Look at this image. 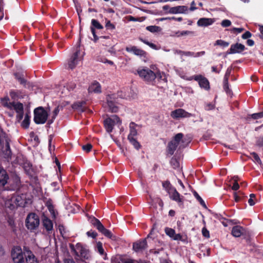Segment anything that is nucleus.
Wrapping results in <instances>:
<instances>
[{
    "label": "nucleus",
    "instance_id": "nucleus-13",
    "mask_svg": "<svg viewBox=\"0 0 263 263\" xmlns=\"http://www.w3.org/2000/svg\"><path fill=\"white\" fill-rule=\"evenodd\" d=\"M147 247L146 239L135 242L133 245V249L136 252H142Z\"/></svg>",
    "mask_w": 263,
    "mask_h": 263
},
{
    "label": "nucleus",
    "instance_id": "nucleus-23",
    "mask_svg": "<svg viewBox=\"0 0 263 263\" xmlns=\"http://www.w3.org/2000/svg\"><path fill=\"white\" fill-rule=\"evenodd\" d=\"M214 22L213 19L203 17L200 18L197 22V25L200 27H207L211 25Z\"/></svg>",
    "mask_w": 263,
    "mask_h": 263
},
{
    "label": "nucleus",
    "instance_id": "nucleus-36",
    "mask_svg": "<svg viewBox=\"0 0 263 263\" xmlns=\"http://www.w3.org/2000/svg\"><path fill=\"white\" fill-rule=\"evenodd\" d=\"M30 123L29 116L26 114L25 118L22 123V126L25 128H28Z\"/></svg>",
    "mask_w": 263,
    "mask_h": 263
},
{
    "label": "nucleus",
    "instance_id": "nucleus-37",
    "mask_svg": "<svg viewBox=\"0 0 263 263\" xmlns=\"http://www.w3.org/2000/svg\"><path fill=\"white\" fill-rule=\"evenodd\" d=\"M128 140L130 142V143L133 145L136 149H139L140 147V145L139 142L136 140V139L134 137L132 138H128Z\"/></svg>",
    "mask_w": 263,
    "mask_h": 263
},
{
    "label": "nucleus",
    "instance_id": "nucleus-45",
    "mask_svg": "<svg viewBox=\"0 0 263 263\" xmlns=\"http://www.w3.org/2000/svg\"><path fill=\"white\" fill-rule=\"evenodd\" d=\"M162 185L167 193L169 192V190L170 189L174 188L172 186V185H171L170 183L168 181H165L163 182Z\"/></svg>",
    "mask_w": 263,
    "mask_h": 263
},
{
    "label": "nucleus",
    "instance_id": "nucleus-4",
    "mask_svg": "<svg viewBox=\"0 0 263 263\" xmlns=\"http://www.w3.org/2000/svg\"><path fill=\"white\" fill-rule=\"evenodd\" d=\"M121 121L117 115H112L106 118L104 121V125L107 132H112L114 127L116 125H120Z\"/></svg>",
    "mask_w": 263,
    "mask_h": 263
},
{
    "label": "nucleus",
    "instance_id": "nucleus-14",
    "mask_svg": "<svg viewBox=\"0 0 263 263\" xmlns=\"http://www.w3.org/2000/svg\"><path fill=\"white\" fill-rule=\"evenodd\" d=\"M194 79L198 82L199 86L206 90L210 88V85L208 80L201 75H196L194 76Z\"/></svg>",
    "mask_w": 263,
    "mask_h": 263
},
{
    "label": "nucleus",
    "instance_id": "nucleus-58",
    "mask_svg": "<svg viewBox=\"0 0 263 263\" xmlns=\"http://www.w3.org/2000/svg\"><path fill=\"white\" fill-rule=\"evenodd\" d=\"M256 143L258 146H263V136L259 137L257 139Z\"/></svg>",
    "mask_w": 263,
    "mask_h": 263
},
{
    "label": "nucleus",
    "instance_id": "nucleus-54",
    "mask_svg": "<svg viewBox=\"0 0 263 263\" xmlns=\"http://www.w3.org/2000/svg\"><path fill=\"white\" fill-rule=\"evenodd\" d=\"M223 88L227 93H230V90L228 86V81L226 82L225 80H223Z\"/></svg>",
    "mask_w": 263,
    "mask_h": 263
},
{
    "label": "nucleus",
    "instance_id": "nucleus-55",
    "mask_svg": "<svg viewBox=\"0 0 263 263\" xmlns=\"http://www.w3.org/2000/svg\"><path fill=\"white\" fill-rule=\"evenodd\" d=\"M202 235L205 237L209 238L210 237L209 231L205 228H203L202 229Z\"/></svg>",
    "mask_w": 263,
    "mask_h": 263
},
{
    "label": "nucleus",
    "instance_id": "nucleus-21",
    "mask_svg": "<svg viewBox=\"0 0 263 263\" xmlns=\"http://www.w3.org/2000/svg\"><path fill=\"white\" fill-rule=\"evenodd\" d=\"M188 10V8L185 6H178L172 7L170 10V14L185 13Z\"/></svg>",
    "mask_w": 263,
    "mask_h": 263
},
{
    "label": "nucleus",
    "instance_id": "nucleus-62",
    "mask_svg": "<svg viewBox=\"0 0 263 263\" xmlns=\"http://www.w3.org/2000/svg\"><path fill=\"white\" fill-rule=\"evenodd\" d=\"M183 55L187 57H193L194 55V52L191 51H184Z\"/></svg>",
    "mask_w": 263,
    "mask_h": 263
},
{
    "label": "nucleus",
    "instance_id": "nucleus-64",
    "mask_svg": "<svg viewBox=\"0 0 263 263\" xmlns=\"http://www.w3.org/2000/svg\"><path fill=\"white\" fill-rule=\"evenodd\" d=\"M172 7H170L168 5H165L163 6L162 9L163 10L165 11L166 13H170V10Z\"/></svg>",
    "mask_w": 263,
    "mask_h": 263
},
{
    "label": "nucleus",
    "instance_id": "nucleus-22",
    "mask_svg": "<svg viewBox=\"0 0 263 263\" xmlns=\"http://www.w3.org/2000/svg\"><path fill=\"white\" fill-rule=\"evenodd\" d=\"M245 233V229L240 226H236L233 227L231 231L232 235L235 237H239Z\"/></svg>",
    "mask_w": 263,
    "mask_h": 263
},
{
    "label": "nucleus",
    "instance_id": "nucleus-2",
    "mask_svg": "<svg viewBox=\"0 0 263 263\" xmlns=\"http://www.w3.org/2000/svg\"><path fill=\"white\" fill-rule=\"evenodd\" d=\"M48 116V112L42 107H39L34 110V121L36 124H44Z\"/></svg>",
    "mask_w": 263,
    "mask_h": 263
},
{
    "label": "nucleus",
    "instance_id": "nucleus-42",
    "mask_svg": "<svg viewBox=\"0 0 263 263\" xmlns=\"http://www.w3.org/2000/svg\"><path fill=\"white\" fill-rule=\"evenodd\" d=\"M193 194L195 197L197 199V200L200 202V203L203 206H205L204 201L196 191H194Z\"/></svg>",
    "mask_w": 263,
    "mask_h": 263
},
{
    "label": "nucleus",
    "instance_id": "nucleus-56",
    "mask_svg": "<svg viewBox=\"0 0 263 263\" xmlns=\"http://www.w3.org/2000/svg\"><path fill=\"white\" fill-rule=\"evenodd\" d=\"M15 78L17 79L21 84H24L25 83V80L24 78H23L21 76L18 74H15Z\"/></svg>",
    "mask_w": 263,
    "mask_h": 263
},
{
    "label": "nucleus",
    "instance_id": "nucleus-25",
    "mask_svg": "<svg viewBox=\"0 0 263 263\" xmlns=\"http://www.w3.org/2000/svg\"><path fill=\"white\" fill-rule=\"evenodd\" d=\"M137 127L139 126L134 122H131L129 124L130 132L128 136V138L134 137L137 135Z\"/></svg>",
    "mask_w": 263,
    "mask_h": 263
},
{
    "label": "nucleus",
    "instance_id": "nucleus-53",
    "mask_svg": "<svg viewBox=\"0 0 263 263\" xmlns=\"http://www.w3.org/2000/svg\"><path fill=\"white\" fill-rule=\"evenodd\" d=\"M105 26L108 29L113 30L115 28V26L112 24L109 21H108L106 22Z\"/></svg>",
    "mask_w": 263,
    "mask_h": 263
},
{
    "label": "nucleus",
    "instance_id": "nucleus-41",
    "mask_svg": "<svg viewBox=\"0 0 263 263\" xmlns=\"http://www.w3.org/2000/svg\"><path fill=\"white\" fill-rule=\"evenodd\" d=\"M165 232L166 234V235H167L168 236H169L170 237H171L172 238H173V237L175 234V231L174 230H173V229H171V228H165Z\"/></svg>",
    "mask_w": 263,
    "mask_h": 263
},
{
    "label": "nucleus",
    "instance_id": "nucleus-29",
    "mask_svg": "<svg viewBox=\"0 0 263 263\" xmlns=\"http://www.w3.org/2000/svg\"><path fill=\"white\" fill-rule=\"evenodd\" d=\"M46 205L52 217L55 218L56 217V213L54 211V206L52 204V201L50 200H48L46 203Z\"/></svg>",
    "mask_w": 263,
    "mask_h": 263
},
{
    "label": "nucleus",
    "instance_id": "nucleus-39",
    "mask_svg": "<svg viewBox=\"0 0 263 263\" xmlns=\"http://www.w3.org/2000/svg\"><path fill=\"white\" fill-rule=\"evenodd\" d=\"M59 111H60V107L59 106H57L54 109V110L53 111V115H52V119L49 120V121H48V123L49 124H51L53 122L54 119L55 118V117H57V116L59 114Z\"/></svg>",
    "mask_w": 263,
    "mask_h": 263
},
{
    "label": "nucleus",
    "instance_id": "nucleus-51",
    "mask_svg": "<svg viewBox=\"0 0 263 263\" xmlns=\"http://www.w3.org/2000/svg\"><path fill=\"white\" fill-rule=\"evenodd\" d=\"M251 155H252V156L253 157V158H254V160L259 163H261V160L259 157V156H258V155L256 153H252L251 154Z\"/></svg>",
    "mask_w": 263,
    "mask_h": 263
},
{
    "label": "nucleus",
    "instance_id": "nucleus-59",
    "mask_svg": "<svg viewBox=\"0 0 263 263\" xmlns=\"http://www.w3.org/2000/svg\"><path fill=\"white\" fill-rule=\"evenodd\" d=\"M239 185L238 183H237L236 180H235V181L233 184V186L232 187V190H233L234 191H236L239 189Z\"/></svg>",
    "mask_w": 263,
    "mask_h": 263
},
{
    "label": "nucleus",
    "instance_id": "nucleus-8",
    "mask_svg": "<svg viewBox=\"0 0 263 263\" xmlns=\"http://www.w3.org/2000/svg\"><path fill=\"white\" fill-rule=\"evenodd\" d=\"M83 54H81L80 50L78 49V47L77 48L76 51L70 57L68 62V67L71 69L76 67V66L79 64L83 59Z\"/></svg>",
    "mask_w": 263,
    "mask_h": 263
},
{
    "label": "nucleus",
    "instance_id": "nucleus-10",
    "mask_svg": "<svg viewBox=\"0 0 263 263\" xmlns=\"http://www.w3.org/2000/svg\"><path fill=\"white\" fill-rule=\"evenodd\" d=\"M171 116L174 119L180 118H187L194 116V115L189 113L182 108H178L171 112Z\"/></svg>",
    "mask_w": 263,
    "mask_h": 263
},
{
    "label": "nucleus",
    "instance_id": "nucleus-40",
    "mask_svg": "<svg viewBox=\"0 0 263 263\" xmlns=\"http://www.w3.org/2000/svg\"><path fill=\"white\" fill-rule=\"evenodd\" d=\"M215 45H219L223 47H226L229 45V43L222 40H218L216 41Z\"/></svg>",
    "mask_w": 263,
    "mask_h": 263
},
{
    "label": "nucleus",
    "instance_id": "nucleus-15",
    "mask_svg": "<svg viewBox=\"0 0 263 263\" xmlns=\"http://www.w3.org/2000/svg\"><path fill=\"white\" fill-rule=\"evenodd\" d=\"M245 49V46L240 43L232 44L230 49L227 52V54H235L240 53Z\"/></svg>",
    "mask_w": 263,
    "mask_h": 263
},
{
    "label": "nucleus",
    "instance_id": "nucleus-43",
    "mask_svg": "<svg viewBox=\"0 0 263 263\" xmlns=\"http://www.w3.org/2000/svg\"><path fill=\"white\" fill-rule=\"evenodd\" d=\"M177 36L179 37L180 36L183 35H187L193 34V32L190 31H178L176 33Z\"/></svg>",
    "mask_w": 263,
    "mask_h": 263
},
{
    "label": "nucleus",
    "instance_id": "nucleus-17",
    "mask_svg": "<svg viewBox=\"0 0 263 263\" xmlns=\"http://www.w3.org/2000/svg\"><path fill=\"white\" fill-rule=\"evenodd\" d=\"M125 50L128 52L133 53L135 55L140 57H145L146 54L145 51L135 46L126 47Z\"/></svg>",
    "mask_w": 263,
    "mask_h": 263
},
{
    "label": "nucleus",
    "instance_id": "nucleus-31",
    "mask_svg": "<svg viewBox=\"0 0 263 263\" xmlns=\"http://www.w3.org/2000/svg\"><path fill=\"white\" fill-rule=\"evenodd\" d=\"M14 102H10L8 97H5L1 99V103L4 106L9 109H11V107L13 106V103Z\"/></svg>",
    "mask_w": 263,
    "mask_h": 263
},
{
    "label": "nucleus",
    "instance_id": "nucleus-48",
    "mask_svg": "<svg viewBox=\"0 0 263 263\" xmlns=\"http://www.w3.org/2000/svg\"><path fill=\"white\" fill-rule=\"evenodd\" d=\"M221 25L223 27H229L231 25V22L229 20H224L221 22Z\"/></svg>",
    "mask_w": 263,
    "mask_h": 263
},
{
    "label": "nucleus",
    "instance_id": "nucleus-50",
    "mask_svg": "<svg viewBox=\"0 0 263 263\" xmlns=\"http://www.w3.org/2000/svg\"><path fill=\"white\" fill-rule=\"evenodd\" d=\"M155 76H156V79L157 78L158 79L162 80H165V76L163 73H161L160 72H158L156 73H155Z\"/></svg>",
    "mask_w": 263,
    "mask_h": 263
},
{
    "label": "nucleus",
    "instance_id": "nucleus-57",
    "mask_svg": "<svg viewBox=\"0 0 263 263\" xmlns=\"http://www.w3.org/2000/svg\"><path fill=\"white\" fill-rule=\"evenodd\" d=\"M252 35V34L249 31H246L245 33L242 35V38L243 39H247L250 38Z\"/></svg>",
    "mask_w": 263,
    "mask_h": 263
},
{
    "label": "nucleus",
    "instance_id": "nucleus-30",
    "mask_svg": "<svg viewBox=\"0 0 263 263\" xmlns=\"http://www.w3.org/2000/svg\"><path fill=\"white\" fill-rule=\"evenodd\" d=\"M178 146V145L175 143L173 141L170 142L167 146L168 153L171 155H172L174 154L175 151L176 149V148Z\"/></svg>",
    "mask_w": 263,
    "mask_h": 263
},
{
    "label": "nucleus",
    "instance_id": "nucleus-9",
    "mask_svg": "<svg viewBox=\"0 0 263 263\" xmlns=\"http://www.w3.org/2000/svg\"><path fill=\"white\" fill-rule=\"evenodd\" d=\"M116 96L117 95L115 94L108 95L106 96L107 105L109 110L112 112H116L118 110V108L116 104L118 103Z\"/></svg>",
    "mask_w": 263,
    "mask_h": 263
},
{
    "label": "nucleus",
    "instance_id": "nucleus-1",
    "mask_svg": "<svg viewBox=\"0 0 263 263\" xmlns=\"http://www.w3.org/2000/svg\"><path fill=\"white\" fill-rule=\"evenodd\" d=\"M70 247L74 252L75 255L82 260L88 259L90 257L89 250L85 246H83L80 243H78L75 247L71 245Z\"/></svg>",
    "mask_w": 263,
    "mask_h": 263
},
{
    "label": "nucleus",
    "instance_id": "nucleus-38",
    "mask_svg": "<svg viewBox=\"0 0 263 263\" xmlns=\"http://www.w3.org/2000/svg\"><path fill=\"white\" fill-rule=\"evenodd\" d=\"M183 136V135L182 133H178L175 136L174 139L172 141L179 145L180 142L182 140Z\"/></svg>",
    "mask_w": 263,
    "mask_h": 263
},
{
    "label": "nucleus",
    "instance_id": "nucleus-34",
    "mask_svg": "<svg viewBox=\"0 0 263 263\" xmlns=\"http://www.w3.org/2000/svg\"><path fill=\"white\" fill-rule=\"evenodd\" d=\"M146 29L152 33L158 32L161 30V28L157 26H148Z\"/></svg>",
    "mask_w": 263,
    "mask_h": 263
},
{
    "label": "nucleus",
    "instance_id": "nucleus-12",
    "mask_svg": "<svg viewBox=\"0 0 263 263\" xmlns=\"http://www.w3.org/2000/svg\"><path fill=\"white\" fill-rule=\"evenodd\" d=\"M11 109H14L16 114V119L18 121L22 120L24 116V107L22 103L20 102H14Z\"/></svg>",
    "mask_w": 263,
    "mask_h": 263
},
{
    "label": "nucleus",
    "instance_id": "nucleus-63",
    "mask_svg": "<svg viewBox=\"0 0 263 263\" xmlns=\"http://www.w3.org/2000/svg\"><path fill=\"white\" fill-rule=\"evenodd\" d=\"M174 53L175 54H180L181 55H183L184 51H182L180 50L174 49L173 50Z\"/></svg>",
    "mask_w": 263,
    "mask_h": 263
},
{
    "label": "nucleus",
    "instance_id": "nucleus-49",
    "mask_svg": "<svg viewBox=\"0 0 263 263\" xmlns=\"http://www.w3.org/2000/svg\"><path fill=\"white\" fill-rule=\"evenodd\" d=\"M232 68H228L226 72L224 77V80L227 82V81H228V79L229 78L230 75L231 74Z\"/></svg>",
    "mask_w": 263,
    "mask_h": 263
},
{
    "label": "nucleus",
    "instance_id": "nucleus-20",
    "mask_svg": "<svg viewBox=\"0 0 263 263\" xmlns=\"http://www.w3.org/2000/svg\"><path fill=\"white\" fill-rule=\"evenodd\" d=\"M88 91L89 93H100L101 92V85L99 82L94 81L89 86Z\"/></svg>",
    "mask_w": 263,
    "mask_h": 263
},
{
    "label": "nucleus",
    "instance_id": "nucleus-47",
    "mask_svg": "<svg viewBox=\"0 0 263 263\" xmlns=\"http://www.w3.org/2000/svg\"><path fill=\"white\" fill-rule=\"evenodd\" d=\"M252 118L254 119H257L263 117V111L253 114L251 115Z\"/></svg>",
    "mask_w": 263,
    "mask_h": 263
},
{
    "label": "nucleus",
    "instance_id": "nucleus-33",
    "mask_svg": "<svg viewBox=\"0 0 263 263\" xmlns=\"http://www.w3.org/2000/svg\"><path fill=\"white\" fill-rule=\"evenodd\" d=\"M139 40L140 41H141L142 42H143V43L149 46L151 48H152L153 49L158 50L160 49V47H158L156 45H155L152 43H150L148 41H147V40H144L143 39H142L141 37H139Z\"/></svg>",
    "mask_w": 263,
    "mask_h": 263
},
{
    "label": "nucleus",
    "instance_id": "nucleus-16",
    "mask_svg": "<svg viewBox=\"0 0 263 263\" xmlns=\"http://www.w3.org/2000/svg\"><path fill=\"white\" fill-rule=\"evenodd\" d=\"M15 195H9L4 198V201L6 208L13 210L16 208V203H14Z\"/></svg>",
    "mask_w": 263,
    "mask_h": 263
},
{
    "label": "nucleus",
    "instance_id": "nucleus-11",
    "mask_svg": "<svg viewBox=\"0 0 263 263\" xmlns=\"http://www.w3.org/2000/svg\"><path fill=\"white\" fill-rule=\"evenodd\" d=\"M92 224L104 235L109 238H111L112 237V235L111 232L109 230L105 228L103 225L101 223V222L98 219L94 218L93 220Z\"/></svg>",
    "mask_w": 263,
    "mask_h": 263
},
{
    "label": "nucleus",
    "instance_id": "nucleus-18",
    "mask_svg": "<svg viewBox=\"0 0 263 263\" xmlns=\"http://www.w3.org/2000/svg\"><path fill=\"white\" fill-rule=\"evenodd\" d=\"M170 197L173 200L178 203L183 202V197H181L180 194L177 191L175 188L170 189L168 192Z\"/></svg>",
    "mask_w": 263,
    "mask_h": 263
},
{
    "label": "nucleus",
    "instance_id": "nucleus-26",
    "mask_svg": "<svg viewBox=\"0 0 263 263\" xmlns=\"http://www.w3.org/2000/svg\"><path fill=\"white\" fill-rule=\"evenodd\" d=\"M9 177L6 172L3 170H0V185H5L7 183Z\"/></svg>",
    "mask_w": 263,
    "mask_h": 263
},
{
    "label": "nucleus",
    "instance_id": "nucleus-32",
    "mask_svg": "<svg viewBox=\"0 0 263 263\" xmlns=\"http://www.w3.org/2000/svg\"><path fill=\"white\" fill-rule=\"evenodd\" d=\"M85 103V102L83 101L78 102L73 104L72 107L73 109L79 110L81 111H83L84 110L83 105Z\"/></svg>",
    "mask_w": 263,
    "mask_h": 263
},
{
    "label": "nucleus",
    "instance_id": "nucleus-5",
    "mask_svg": "<svg viewBox=\"0 0 263 263\" xmlns=\"http://www.w3.org/2000/svg\"><path fill=\"white\" fill-rule=\"evenodd\" d=\"M137 72L140 77L146 82H152L156 79L155 73L148 68H139Z\"/></svg>",
    "mask_w": 263,
    "mask_h": 263
},
{
    "label": "nucleus",
    "instance_id": "nucleus-35",
    "mask_svg": "<svg viewBox=\"0 0 263 263\" xmlns=\"http://www.w3.org/2000/svg\"><path fill=\"white\" fill-rule=\"evenodd\" d=\"M91 26L94 28H96L98 29H103V26L96 20L92 19L91 22Z\"/></svg>",
    "mask_w": 263,
    "mask_h": 263
},
{
    "label": "nucleus",
    "instance_id": "nucleus-52",
    "mask_svg": "<svg viewBox=\"0 0 263 263\" xmlns=\"http://www.w3.org/2000/svg\"><path fill=\"white\" fill-rule=\"evenodd\" d=\"M87 235L88 237H91L93 238H95L97 236V233L92 230L88 231L87 232Z\"/></svg>",
    "mask_w": 263,
    "mask_h": 263
},
{
    "label": "nucleus",
    "instance_id": "nucleus-19",
    "mask_svg": "<svg viewBox=\"0 0 263 263\" xmlns=\"http://www.w3.org/2000/svg\"><path fill=\"white\" fill-rule=\"evenodd\" d=\"M14 203L16 204V208L17 206H24L27 203L26 195H15Z\"/></svg>",
    "mask_w": 263,
    "mask_h": 263
},
{
    "label": "nucleus",
    "instance_id": "nucleus-46",
    "mask_svg": "<svg viewBox=\"0 0 263 263\" xmlns=\"http://www.w3.org/2000/svg\"><path fill=\"white\" fill-rule=\"evenodd\" d=\"M92 147V145L89 143H88L86 145H84L82 146L83 150L85 151L87 153L91 151Z\"/></svg>",
    "mask_w": 263,
    "mask_h": 263
},
{
    "label": "nucleus",
    "instance_id": "nucleus-44",
    "mask_svg": "<svg viewBox=\"0 0 263 263\" xmlns=\"http://www.w3.org/2000/svg\"><path fill=\"white\" fill-rule=\"evenodd\" d=\"M255 195L254 194H251L250 195V198L248 200V203L250 205L252 206L254 205L255 203Z\"/></svg>",
    "mask_w": 263,
    "mask_h": 263
},
{
    "label": "nucleus",
    "instance_id": "nucleus-27",
    "mask_svg": "<svg viewBox=\"0 0 263 263\" xmlns=\"http://www.w3.org/2000/svg\"><path fill=\"white\" fill-rule=\"evenodd\" d=\"M96 251L102 256H103V257L104 259H106V253H105L104 250L103 248V245L102 243L100 241H99L97 243L96 246Z\"/></svg>",
    "mask_w": 263,
    "mask_h": 263
},
{
    "label": "nucleus",
    "instance_id": "nucleus-3",
    "mask_svg": "<svg viewBox=\"0 0 263 263\" xmlns=\"http://www.w3.org/2000/svg\"><path fill=\"white\" fill-rule=\"evenodd\" d=\"M25 223L28 230L30 231L35 230L40 224L39 217L34 213H29L26 217Z\"/></svg>",
    "mask_w": 263,
    "mask_h": 263
},
{
    "label": "nucleus",
    "instance_id": "nucleus-61",
    "mask_svg": "<svg viewBox=\"0 0 263 263\" xmlns=\"http://www.w3.org/2000/svg\"><path fill=\"white\" fill-rule=\"evenodd\" d=\"M204 54H205V51H200V52H196V53H194V58H197V57H200V56H202V55H203Z\"/></svg>",
    "mask_w": 263,
    "mask_h": 263
},
{
    "label": "nucleus",
    "instance_id": "nucleus-24",
    "mask_svg": "<svg viewBox=\"0 0 263 263\" xmlns=\"http://www.w3.org/2000/svg\"><path fill=\"white\" fill-rule=\"evenodd\" d=\"M43 224L49 233L52 232L53 230V223L50 219L47 217H44L43 218Z\"/></svg>",
    "mask_w": 263,
    "mask_h": 263
},
{
    "label": "nucleus",
    "instance_id": "nucleus-6",
    "mask_svg": "<svg viewBox=\"0 0 263 263\" xmlns=\"http://www.w3.org/2000/svg\"><path fill=\"white\" fill-rule=\"evenodd\" d=\"M11 257L13 263H24V253L20 246L13 247L11 251Z\"/></svg>",
    "mask_w": 263,
    "mask_h": 263
},
{
    "label": "nucleus",
    "instance_id": "nucleus-60",
    "mask_svg": "<svg viewBox=\"0 0 263 263\" xmlns=\"http://www.w3.org/2000/svg\"><path fill=\"white\" fill-rule=\"evenodd\" d=\"M173 239L175 240H180L182 239V236L180 234H175Z\"/></svg>",
    "mask_w": 263,
    "mask_h": 263
},
{
    "label": "nucleus",
    "instance_id": "nucleus-7",
    "mask_svg": "<svg viewBox=\"0 0 263 263\" xmlns=\"http://www.w3.org/2000/svg\"><path fill=\"white\" fill-rule=\"evenodd\" d=\"M10 141V139L0 129V143L3 142L5 145V147H3V153L5 157L6 158H11L12 154L9 145Z\"/></svg>",
    "mask_w": 263,
    "mask_h": 263
},
{
    "label": "nucleus",
    "instance_id": "nucleus-28",
    "mask_svg": "<svg viewBox=\"0 0 263 263\" xmlns=\"http://www.w3.org/2000/svg\"><path fill=\"white\" fill-rule=\"evenodd\" d=\"M26 261L27 263H39L37 258L30 251H28V255L26 257Z\"/></svg>",
    "mask_w": 263,
    "mask_h": 263
}]
</instances>
